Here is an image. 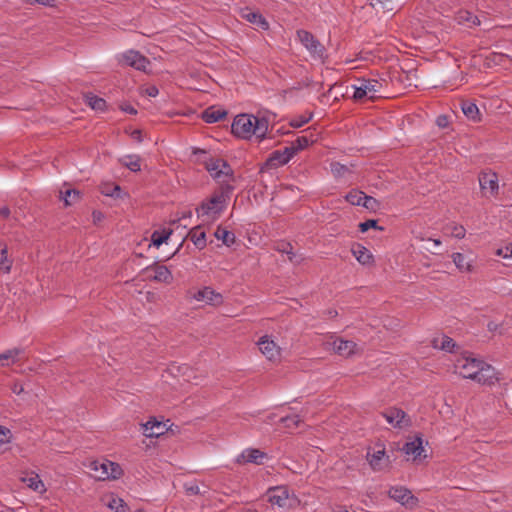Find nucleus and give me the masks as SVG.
Instances as JSON below:
<instances>
[{"label":"nucleus","mask_w":512,"mask_h":512,"mask_svg":"<svg viewBox=\"0 0 512 512\" xmlns=\"http://www.w3.org/2000/svg\"><path fill=\"white\" fill-rule=\"evenodd\" d=\"M21 353L20 348H13L0 353V366L4 367L16 363Z\"/></svg>","instance_id":"cd10ccee"},{"label":"nucleus","mask_w":512,"mask_h":512,"mask_svg":"<svg viewBox=\"0 0 512 512\" xmlns=\"http://www.w3.org/2000/svg\"><path fill=\"white\" fill-rule=\"evenodd\" d=\"M435 246L441 245V241L439 239H433L432 240Z\"/></svg>","instance_id":"338daca9"},{"label":"nucleus","mask_w":512,"mask_h":512,"mask_svg":"<svg viewBox=\"0 0 512 512\" xmlns=\"http://www.w3.org/2000/svg\"><path fill=\"white\" fill-rule=\"evenodd\" d=\"M482 194L485 197H495L498 194V176L491 170L482 171L478 177Z\"/></svg>","instance_id":"6e6552de"},{"label":"nucleus","mask_w":512,"mask_h":512,"mask_svg":"<svg viewBox=\"0 0 512 512\" xmlns=\"http://www.w3.org/2000/svg\"><path fill=\"white\" fill-rule=\"evenodd\" d=\"M466 230L462 225H453L451 227L450 235L457 239H462L465 237Z\"/></svg>","instance_id":"de8ad7c7"},{"label":"nucleus","mask_w":512,"mask_h":512,"mask_svg":"<svg viewBox=\"0 0 512 512\" xmlns=\"http://www.w3.org/2000/svg\"><path fill=\"white\" fill-rule=\"evenodd\" d=\"M102 193L107 195V196H118L119 192H120V187L118 185H114L112 188L108 187V186H104L102 188Z\"/></svg>","instance_id":"8fccbe9b"},{"label":"nucleus","mask_w":512,"mask_h":512,"mask_svg":"<svg viewBox=\"0 0 512 512\" xmlns=\"http://www.w3.org/2000/svg\"><path fill=\"white\" fill-rule=\"evenodd\" d=\"M189 491L193 494H197V493H199V487L198 486L191 487V488H189Z\"/></svg>","instance_id":"0e129e2a"},{"label":"nucleus","mask_w":512,"mask_h":512,"mask_svg":"<svg viewBox=\"0 0 512 512\" xmlns=\"http://www.w3.org/2000/svg\"><path fill=\"white\" fill-rule=\"evenodd\" d=\"M418 239H420L421 241H425V240H426V238H425V237H423V236L418 237ZM427 240H429V241H430L431 239H430V238H427Z\"/></svg>","instance_id":"774afa93"},{"label":"nucleus","mask_w":512,"mask_h":512,"mask_svg":"<svg viewBox=\"0 0 512 512\" xmlns=\"http://www.w3.org/2000/svg\"><path fill=\"white\" fill-rule=\"evenodd\" d=\"M266 457V454L259 449L248 448L242 451L236 458V463H255L262 464V460Z\"/></svg>","instance_id":"a211bd4d"},{"label":"nucleus","mask_w":512,"mask_h":512,"mask_svg":"<svg viewBox=\"0 0 512 512\" xmlns=\"http://www.w3.org/2000/svg\"><path fill=\"white\" fill-rule=\"evenodd\" d=\"M257 345L261 353L269 360V361H278L281 357V348L277 345V343L272 340L269 336H262Z\"/></svg>","instance_id":"f8f14e48"},{"label":"nucleus","mask_w":512,"mask_h":512,"mask_svg":"<svg viewBox=\"0 0 512 512\" xmlns=\"http://www.w3.org/2000/svg\"><path fill=\"white\" fill-rule=\"evenodd\" d=\"M120 162L123 166L127 167L129 170L133 172L140 171L141 164H140V158L136 155H127L124 156Z\"/></svg>","instance_id":"f704fd0d"},{"label":"nucleus","mask_w":512,"mask_h":512,"mask_svg":"<svg viewBox=\"0 0 512 512\" xmlns=\"http://www.w3.org/2000/svg\"><path fill=\"white\" fill-rule=\"evenodd\" d=\"M464 14L466 15L465 18L463 17L464 20L471 22L473 25L480 24V21L476 16H472L471 13H469V12H465Z\"/></svg>","instance_id":"864d4df0"},{"label":"nucleus","mask_w":512,"mask_h":512,"mask_svg":"<svg viewBox=\"0 0 512 512\" xmlns=\"http://www.w3.org/2000/svg\"><path fill=\"white\" fill-rule=\"evenodd\" d=\"M334 353L342 357H350L357 353L358 347L354 341L337 338L333 342H327Z\"/></svg>","instance_id":"4468645a"},{"label":"nucleus","mask_w":512,"mask_h":512,"mask_svg":"<svg viewBox=\"0 0 512 512\" xmlns=\"http://www.w3.org/2000/svg\"><path fill=\"white\" fill-rule=\"evenodd\" d=\"M60 198L64 201L65 206H70L80 200V192L75 189L60 191Z\"/></svg>","instance_id":"c9c22d12"},{"label":"nucleus","mask_w":512,"mask_h":512,"mask_svg":"<svg viewBox=\"0 0 512 512\" xmlns=\"http://www.w3.org/2000/svg\"><path fill=\"white\" fill-rule=\"evenodd\" d=\"M92 215L95 222L100 221L102 218V213L98 211H94Z\"/></svg>","instance_id":"052dcab7"},{"label":"nucleus","mask_w":512,"mask_h":512,"mask_svg":"<svg viewBox=\"0 0 512 512\" xmlns=\"http://www.w3.org/2000/svg\"><path fill=\"white\" fill-rule=\"evenodd\" d=\"M231 130L238 138L248 140L255 136L262 141L268 133L269 121L266 117L239 114L234 118Z\"/></svg>","instance_id":"f257e3e1"},{"label":"nucleus","mask_w":512,"mask_h":512,"mask_svg":"<svg viewBox=\"0 0 512 512\" xmlns=\"http://www.w3.org/2000/svg\"><path fill=\"white\" fill-rule=\"evenodd\" d=\"M377 449L373 452H367V461L374 471H382L387 468L390 464V457L386 454L385 447L382 444H378Z\"/></svg>","instance_id":"9d476101"},{"label":"nucleus","mask_w":512,"mask_h":512,"mask_svg":"<svg viewBox=\"0 0 512 512\" xmlns=\"http://www.w3.org/2000/svg\"><path fill=\"white\" fill-rule=\"evenodd\" d=\"M432 347L435 349H440L446 352H454V348L456 347L455 341L446 335L441 337H436L431 341Z\"/></svg>","instance_id":"bb28decb"},{"label":"nucleus","mask_w":512,"mask_h":512,"mask_svg":"<svg viewBox=\"0 0 512 512\" xmlns=\"http://www.w3.org/2000/svg\"><path fill=\"white\" fill-rule=\"evenodd\" d=\"M189 237L198 249L206 246V233L200 227H194L189 232Z\"/></svg>","instance_id":"c756f323"},{"label":"nucleus","mask_w":512,"mask_h":512,"mask_svg":"<svg viewBox=\"0 0 512 512\" xmlns=\"http://www.w3.org/2000/svg\"><path fill=\"white\" fill-rule=\"evenodd\" d=\"M388 495L394 501L400 503L406 508H414L418 505V498L404 486H393L389 489Z\"/></svg>","instance_id":"1a4fd4ad"},{"label":"nucleus","mask_w":512,"mask_h":512,"mask_svg":"<svg viewBox=\"0 0 512 512\" xmlns=\"http://www.w3.org/2000/svg\"><path fill=\"white\" fill-rule=\"evenodd\" d=\"M370 228L378 229L381 231L383 230V227H379L377 220L374 219H369L359 224V230L363 233L368 231Z\"/></svg>","instance_id":"49530a36"},{"label":"nucleus","mask_w":512,"mask_h":512,"mask_svg":"<svg viewBox=\"0 0 512 512\" xmlns=\"http://www.w3.org/2000/svg\"><path fill=\"white\" fill-rule=\"evenodd\" d=\"M23 482L34 491L42 492L44 490V484L37 474L23 478Z\"/></svg>","instance_id":"4c0bfd02"},{"label":"nucleus","mask_w":512,"mask_h":512,"mask_svg":"<svg viewBox=\"0 0 512 512\" xmlns=\"http://www.w3.org/2000/svg\"><path fill=\"white\" fill-rule=\"evenodd\" d=\"M226 207V198L223 193L212 195L196 209L198 217H206L209 220L217 219Z\"/></svg>","instance_id":"f03ea898"},{"label":"nucleus","mask_w":512,"mask_h":512,"mask_svg":"<svg viewBox=\"0 0 512 512\" xmlns=\"http://www.w3.org/2000/svg\"><path fill=\"white\" fill-rule=\"evenodd\" d=\"M351 252L356 260L362 265L369 266L374 262L372 253L361 244H356L353 246Z\"/></svg>","instance_id":"4be33fe9"},{"label":"nucleus","mask_w":512,"mask_h":512,"mask_svg":"<svg viewBox=\"0 0 512 512\" xmlns=\"http://www.w3.org/2000/svg\"><path fill=\"white\" fill-rule=\"evenodd\" d=\"M30 3H38L46 6H52L54 0H30Z\"/></svg>","instance_id":"5fc2aeb1"},{"label":"nucleus","mask_w":512,"mask_h":512,"mask_svg":"<svg viewBox=\"0 0 512 512\" xmlns=\"http://www.w3.org/2000/svg\"><path fill=\"white\" fill-rule=\"evenodd\" d=\"M364 192L353 189L345 196L347 202L355 206H362Z\"/></svg>","instance_id":"a19ab883"},{"label":"nucleus","mask_w":512,"mask_h":512,"mask_svg":"<svg viewBox=\"0 0 512 512\" xmlns=\"http://www.w3.org/2000/svg\"><path fill=\"white\" fill-rule=\"evenodd\" d=\"M436 123L439 127L445 128L448 125V118L447 116L440 115L437 117Z\"/></svg>","instance_id":"603ef678"},{"label":"nucleus","mask_w":512,"mask_h":512,"mask_svg":"<svg viewBox=\"0 0 512 512\" xmlns=\"http://www.w3.org/2000/svg\"><path fill=\"white\" fill-rule=\"evenodd\" d=\"M90 470L93 472L92 476L97 480L118 479L123 473L119 464L108 460H96L90 463Z\"/></svg>","instance_id":"20e7f679"},{"label":"nucleus","mask_w":512,"mask_h":512,"mask_svg":"<svg viewBox=\"0 0 512 512\" xmlns=\"http://www.w3.org/2000/svg\"><path fill=\"white\" fill-rule=\"evenodd\" d=\"M280 422L284 425L285 428L289 430H293L299 426L302 422V419L299 415H286L280 419Z\"/></svg>","instance_id":"58836bf2"},{"label":"nucleus","mask_w":512,"mask_h":512,"mask_svg":"<svg viewBox=\"0 0 512 512\" xmlns=\"http://www.w3.org/2000/svg\"><path fill=\"white\" fill-rule=\"evenodd\" d=\"M452 259L457 267V269L461 272H471L473 269L471 261H468L466 257L459 252L452 254Z\"/></svg>","instance_id":"7c9ffc66"},{"label":"nucleus","mask_w":512,"mask_h":512,"mask_svg":"<svg viewBox=\"0 0 512 512\" xmlns=\"http://www.w3.org/2000/svg\"><path fill=\"white\" fill-rule=\"evenodd\" d=\"M498 380L495 369L481 361L479 368L477 369V375L474 381L483 385H492Z\"/></svg>","instance_id":"f3484780"},{"label":"nucleus","mask_w":512,"mask_h":512,"mask_svg":"<svg viewBox=\"0 0 512 512\" xmlns=\"http://www.w3.org/2000/svg\"><path fill=\"white\" fill-rule=\"evenodd\" d=\"M328 314H329V316H330V317H334V316H336V315H337V311L329 310V311H328Z\"/></svg>","instance_id":"69168bd1"},{"label":"nucleus","mask_w":512,"mask_h":512,"mask_svg":"<svg viewBox=\"0 0 512 512\" xmlns=\"http://www.w3.org/2000/svg\"><path fill=\"white\" fill-rule=\"evenodd\" d=\"M382 84L376 79H359L358 84L353 85L355 100H362L367 97L371 100L377 97Z\"/></svg>","instance_id":"39448f33"},{"label":"nucleus","mask_w":512,"mask_h":512,"mask_svg":"<svg viewBox=\"0 0 512 512\" xmlns=\"http://www.w3.org/2000/svg\"><path fill=\"white\" fill-rule=\"evenodd\" d=\"M331 172L335 177H342L344 176L348 171V167L339 163V162H332L331 163Z\"/></svg>","instance_id":"c03bdc74"},{"label":"nucleus","mask_w":512,"mask_h":512,"mask_svg":"<svg viewBox=\"0 0 512 512\" xmlns=\"http://www.w3.org/2000/svg\"><path fill=\"white\" fill-rule=\"evenodd\" d=\"M143 93L149 97H156L159 94V90L156 86L151 85L143 90Z\"/></svg>","instance_id":"3c124183"},{"label":"nucleus","mask_w":512,"mask_h":512,"mask_svg":"<svg viewBox=\"0 0 512 512\" xmlns=\"http://www.w3.org/2000/svg\"><path fill=\"white\" fill-rule=\"evenodd\" d=\"M132 137L134 139H137L138 141H141V131H139V130L133 131Z\"/></svg>","instance_id":"680f3d73"},{"label":"nucleus","mask_w":512,"mask_h":512,"mask_svg":"<svg viewBox=\"0 0 512 512\" xmlns=\"http://www.w3.org/2000/svg\"><path fill=\"white\" fill-rule=\"evenodd\" d=\"M312 119V114L300 115L291 120L290 125L294 128H300Z\"/></svg>","instance_id":"a18cd8bd"},{"label":"nucleus","mask_w":512,"mask_h":512,"mask_svg":"<svg viewBox=\"0 0 512 512\" xmlns=\"http://www.w3.org/2000/svg\"><path fill=\"white\" fill-rule=\"evenodd\" d=\"M297 40L304 46L314 60L323 61L326 56L324 45L309 31L299 29L296 31Z\"/></svg>","instance_id":"7ed1b4c3"},{"label":"nucleus","mask_w":512,"mask_h":512,"mask_svg":"<svg viewBox=\"0 0 512 512\" xmlns=\"http://www.w3.org/2000/svg\"><path fill=\"white\" fill-rule=\"evenodd\" d=\"M278 252L287 254L290 261H293L295 255L293 253V247L288 242H280L276 245L275 248Z\"/></svg>","instance_id":"37998d69"},{"label":"nucleus","mask_w":512,"mask_h":512,"mask_svg":"<svg viewBox=\"0 0 512 512\" xmlns=\"http://www.w3.org/2000/svg\"><path fill=\"white\" fill-rule=\"evenodd\" d=\"M498 326H499V325H498L497 323H495V322H489V323L487 324V328H488V330H489V331H491V332L497 331Z\"/></svg>","instance_id":"bf43d9fd"},{"label":"nucleus","mask_w":512,"mask_h":512,"mask_svg":"<svg viewBox=\"0 0 512 512\" xmlns=\"http://www.w3.org/2000/svg\"><path fill=\"white\" fill-rule=\"evenodd\" d=\"M171 231H154L151 235V241L154 246L159 247L168 240L171 235Z\"/></svg>","instance_id":"ea45409f"},{"label":"nucleus","mask_w":512,"mask_h":512,"mask_svg":"<svg viewBox=\"0 0 512 512\" xmlns=\"http://www.w3.org/2000/svg\"><path fill=\"white\" fill-rule=\"evenodd\" d=\"M403 452L406 455L411 456L414 461L420 459L424 452L422 439L416 438L413 441L407 442L403 447Z\"/></svg>","instance_id":"b1692460"},{"label":"nucleus","mask_w":512,"mask_h":512,"mask_svg":"<svg viewBox=\"0 0 512 512\" xmlns=\"http://www.w3.org/2000/svg\"><path fill=\"white\" fill-rule=\"evenodd\" d=\"M305 133L306 134L297 137V139H295L291 144V147L294 148L293 150L295 154L307 148L309 145L313 144L316 141L313 133L309 131V129L305 130Z\"/></svg>","instance_id":"a878e982"},{"label":"nucleus","mask_w":512,"mask_h":512,"mask_svg":"<svg viewBox=\"0 0 512 512\" xmlns=\"http://www.w3.org/2000/svg\"><path fill=\"white\" fill-rule=\"evenodd\" d=\"M118 63L122 66H129L140 71H145L150 61L139 51L128 50L117 55Z\"/></svg>","instance_id":"0eeeda50"},{"label":"nucleus","mask_w":512,"mask_h":512,"mask_svg":"<svg viewBox=\"0 0 512 512\" xmlns=\"http://www.w3.org/2000/svg\"><path fill=\"white\" fill-rule=\"evenodd\" d=\"M241 17L263 30H267L269 28V24L262 14L252 11L249 8H245L241 11Z\"/></svg>","instance_id":"412c9836"},{"label":"nucleus","mask_w":512,"mask_h":512,"mask_svg":"<svg viewBox=\"0 0 512 512\" xmlns=\"http://www.w3.org/2000/svg\"><path fill=\"white\" fill-rule=\"evenodd\" d=\"M267 500L272 505H276L278 507H286L288 506V502L290 500V490L285 485L270 487L266 492Z\"/></svg>","instance_id":"9b49d317"},{"label":"nucleus","mask_w":512,"mask_h":512,"mask_svg":"<svg viewBox=\"0 0 512 512\" xmlns=\"http://www.w3.org/2000/svg\"><path fill=\"white\" fill-rule=\"evenodd\" d=\"M496 254H497L498 256H502V257H504V258H506V257L508 256V254H507V253H504V252H503V249H501V248H500V249H498V250L496 251Z\"/></svg>","instance_id":"e2e57ef3"},{"label":"nucleus","mask_w":512,"mask_h":512,"mask_svg":"<svg viewBox=\"0 0 512 512\" xmlns=\"http://www.w3.org/2000/svg\"><path fill=\"white\" fill-rule=\"evenodd\" d=\"M10 215V209L6 206L0 208V216L8 218Z\"/></svg>","instance_id":"6e6d98bb"},{"label":"nucleus","mask_w":512,"mask_h":512,"mask_svg":"<svg viewBox=\"0 0 512 512\" xmlns=\"http://www.w3.org/2000/svg\"><path fill=\"white\" fill-rule=\"evenodd\" d=\"M12 391L15 393V394H20L24 391L23 389V386L21 384H17L15 383L12 387Z\"/></svg>","instance_id":"4d7b16f0"},{"label":"nucleus","mask_w":512,"mask_h":512,"mask_svg":"<svg viewBox=\"0 0 512 512\" xmlns=\"http://www.w3.org/2000/svg\"><path fill=\"white\" fill-rule=\"evenodd\" d=\"M193 298L197 301H204L212 306H219L223 303V296L211 287H204L197 291Z\"/></svg>","instance_id":"dca6fc26"},{"label":"nucleus","mask_w":512,"mask_h":512,"mask_svg":"<svg viewBox=\"0 0 512 512\" xmlns=\"http://www.w3.org/2000/svg\"><path fill=\"white\" fill-rule=\"evenodd\" d=\"M11 439V431L0 425V446L7 444Z\"/></svg>","instance_id":"09e8293b"},{"label":"nucleus","mask_w":512,"mask_h":512,"mask_svg":"<svg viewBox=\"0 0 512 512\" xmlns=\"http://www.w3.org/2000/svg\"><path fill=\"white\" fill-rule=\"evenodd\" d=\"M362 198H364L362 206L365 207L366 209L374 212L379 209L380 202L374 197L364 194Z\"/></svg>","instance_id":"79ce46f5"},{"label":"nucleus","mask_w":512,"mask_h":512,"mask_svg":"<svg viewBox=\"0 0 512 512\" xmlns=\"http://www.w3.org/2000/svg\"><path fill=\"white\" fill-rule=\"evenodd\" d=\"M481 361L474 358H462L457 360L455 369L463 378L474 380Z\"/></svg>","instance_id":"ddd939ff"},{"label":"nucleus","mask_w":512,"mask_h":512,"mask_svg":"<svg viewBox=\"0 0 512 512\" xmlns=\"http://www.w3.org/2000/svg\"><path fill=\"white\" fill-rule=\"evenodd\" d=\"M122 110L129 113V114H136L137 111L134 107H132L131 105H125V106H122Z\"/></svg>","instance_id":"13d9d810"},{"label":"nucleus","mask_w":512,"mask_h":512,"mask_svg":"<svg viewBox=\"0 0 512 512\" xmlns=\"http://www.w3.org/2000/svg\"><path fill=\"white\" fill-rule=\"evenodd\" d=\"M143 428L144 435L149 438L159 437L167 431L166 425L155 418H152L143 424Z\"/></svg>","instance_id":"aec40b11"},{"label":"nucleus","mask_w":512,"mask_h":512,"mask_svg":"<svg viewBox=\"0 0 512 512\" xmlns=\"http://www.w3.org/2000/svg\"><path fill=\"white\" fill-rule=\"evenodd\" d=\"M205 168L211 177L219 182H227L233 171L230 165L223 159L210 158L205 162Z\"/></svg>","instance_id":"423d86ee"},{"label":"nucleus","mask_w":512,"mask_h":512,"mask_svg":"<svg viewBox=\"0 0 512 512\" xmlns=\"http://www.w3.org/2000/svg\"><path fill=\"white\" fill-rule=\"evenodd\" d=\"M87 104L94 110L104 111L106 109V101L93 94L85 96Z\"/></svg>","instance_id":"e433bc0d"},{"label":"nucleus","mask_w":512,"mask_h":512,"mask_svg":"<svg viewBox=\"0 0 512 512\" xmlns=\"http://www.w3.org/2000/svg\"><path fill=\"white\" fill-rule=\"evenodd\" d=\"M12 267V260L8 257L7 245L0 243V270L9 273Z\"/></svg>","instance_id":"72a5a7b5"},{"label":"nucleus","mask_w":512,"mask_h":512,"mask_svg":"<svg viewBox=\"0 0 512 512\" xmlns=\"http://www.w3.org/2000/svg\"><path fill=\"white\" fill-rule=\"evenodd\" d=\"M214 235L218 240H221L223 244L228 247L233 245L236 240L235 234L233 232L228 231L227 229L222 228L221 226H219L216 229Z\"/></svg>","instance_id":"473e14b6"},{"label":"nucleus","mask_w":512,"mask_h":512,"mask_svg":"<svg viewBox=\"0 0 512 512\" xmlns=\"http://www.w3.org/2000/svg\"><path fill=\"white\" fill-rule=\"evenodd\" d=\"M381 414L385 420L393 427H401V424L406 416V413L398 408H389L383 411Z\"/></svg>","instance_id":"5701e85b"},{"label":"nucleus","mask_w":512,"mask_h":512,"mask_svg":"<svg viewBox=\"0 0 512 512\" xmlns=\"http://www.w3.org/2000/svg\"><path fill=\"white\" fill-rule=\"evenodd\" d=\"M106 504L111 510H114L115 512L128 511V506L124 500L113 494L106 497Z\"/></svg>","instance_id":"2f4dec72"},{"label":"nucleus","mask_w":512,"mask_h":512,"mask_svg":"<svg viewBox=\"0 0 512 512\" xmlns=\"http://www.w3.org/2000/svg\"><path fill=\"white\" fill-rule=\"evenodd\" d=\"M226 115L227 112L225 110L211 106L203 111L202 119L206 123H216L224 119Z\"/></svg>","instance_id":"393cba45"},{"label":"nucleus","mask_w":512,"mask_h":512,"mask_svg":"<svg viewBox=\"0 0 512 512\" xmlns=\"http://www.w3.org/2000/svg\"><path fill=\"white\" fill-rule=\"evenodd\" d=\"M464 115L474 122L480 121V112L477 105L470 101H464L461 104Z\"/></svg>","instance_id":"c85d7f7f"},{"label":"nucleus","mask_w":512,"mask_h":512,"mask_svg":"<svg viewBox=\"0 0 512 512\" xmlns=\"http://www.w3.org/2000/svg\"><path fill=\"white\" fill-rule=\"evenodd\" d=\"M146 272H154L153 276H150L151 280L156 282H162L169 284L173 280L171 271L164 265L153 264L145 269Z\"/></svg>","instance_id":"6ab92c4d"},{"label":"nucleus","mask_w":512,"mask_h":512,"mask_svg":"<svg viewBox=\"0 0 512 512\" xmlns=\"http://www.w3.org/2000/svg\"><path fill=\"white\" fill-rule=\"evenodd\" d=\"M291 146L285 147L283 150L274 151L267 159V165L269 167H279L287 164L290 159L295 155V152Z\"/></svg>","instance_id":"2eb2a0df"}]
</instances>
